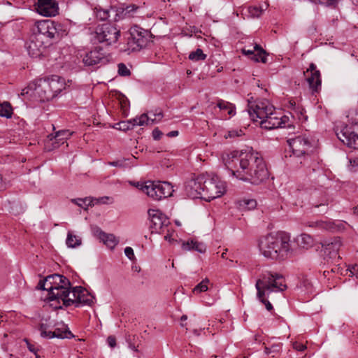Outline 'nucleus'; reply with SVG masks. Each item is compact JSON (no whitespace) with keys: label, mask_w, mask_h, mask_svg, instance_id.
<instances>
[{"label":"nucleus","mask_w":358,"mask_h":358,"mask_svg":"<svg viewBox=\"0 0 358 358\" xmlns=\"http://www.w3.org/2000/svg\"><path fill=\"white\" fill-rule=\"evenodd\" d=\"M222 161L230 174L238 180L259 185L268 177L263 158L252 148L224 152Z\"/></svg>","instance_id":"nucleus-1"},{"label":"nucleus","mask_w":358,"mask_h":358,"mask_svg":"<svg viewBox=\"0 0 358 358\" xmlns=\"http://www.w3.org/2000/svg\"><path fill=\"white\" fill-rule=\"evenodd\" d=\"M70 281L64 275L54 273L46 275V301L53 309H59L62 306H91L94 297L81 286L73 287V298L69 297Z\"/></svg>","instance_id":"nucleus-2"},{"label":"nucleus","mask_w":358,"mask_h":358,"mask_svg":"<svg viewBox=\"0 0 358 358\" xmlns=\"http://www.w3.org/2000/svg\"><path fill=\"white\" fill-rule=\"evenodd\" d=\"M261 253L268 259L278 260L285 258L290 252V236L284 231L271 233L259 241Z\"/></svg>","instance_id":"nucleus-3"},{"label":"nucleus","mask_w":358,"mask_h":358,"mask_svg":"<svg viewBox=\"0 0 358 358\" xmlns=\"http://www.w3.org/2000/svg\"><path fill=\"white\" fill-rule=\"evenodd\" d=\"M257 296L265 305L268 310L273 309L272 304L266 299V296L272 292H282L286 289L285 280L281 274L264 271L255 284Z\"/></svg>","instance_id":"nucleus-4"},{"label":"nucleus","mask_w":358,"mask_h":358,"mask_svg":"<svg viewBox=\"0 0 358 358\" xmlns=\"http://www.w3.org/2000/svg\"><path fill=\"white\" fill-rule=\"evenodd\" d=\"M287 143L292 149L293 157L299 159L300 164L310 169L309 173L310 171H321L319 164L313 162L308 155L312 143L306 135L290 138L287 140Z\"/></svg>","instance_id":"nucleus-5"},{"label":"nucleus","mask_w":358,"mask_h":358,"mask_svg":"<svg viewBox=\"0 0 358 358\" xmlns=\"http://www.w3.org/2000/svg\"><path fill=\"white\" fill-rule=\"evenodd\" d=\"M127 43L120 48V50L128 55L140 51L145 48L150 40L151 34L148 29L141 27L137 24L131 27L127 34Z\"/></svg>","instance_id":"nucleus-6"},{"label":"nucleus","mask_w":358,"mask_h":358,"mask_svg":"<svg viewBox=\"0 0 358 358\" xmlns=\"http://www.w3.org/2000/svg\"><path fill=\"white\" fill-rule=\"evenodd\" d=\"M337 138L350 148L358 149V119L352 120L340 131H336Z\"/></svg>","instance_id":"nucleus-7"},{"label":"nucleus","mask_w":358,"mask_h":358,"mask_svg":"<svg viewBox=\"0 0 358 358\" xmlns=\"http://www.w3.org/2000/svg\"><path fill=\"white\" fill-rule=\"evenodd\" d=\"M93 34L97 42L110 45L117 41L120 31L114 24H101L96 27Z\"/></svg>","instance_id":"nucleus-8"},{"label":"nucleus","mask_w":358,"mask_h":358,"mask_svg":"<svg viewBox=\"0 0 358 358\" xmlns=\"http://www.w3.org/2000/svg\"><path fill=\"white\" fill-rule=\"evenodd\" d=\"M341 245L339 237H333L322 242V255L327 263L336 264L339 262L341 257L338 255V250Z\"/></svg>","instance_id":"nucleus-9"},{"label":"nucleus","mask_w":358,"mask_h":358,"mask_svg":"<svg viewBox=\"0 0 358 358\" xmlns=\"http://www.w3.org/2000/svg\"><path fill=\"white\" fill-rule=\"evenodd\" d=\"M225 191L226 185L224 182L218 180L217 178H206L204 177L202 199L210 201L222 196Z\"/></svg>","instance_id":"nucleus-10"},{"label":"nucleus","mask_w":358,"mask_h":358,"mask_svg":"<svg viewBox=\"0 0 358 358\" xmlns=\"http://www.w3.org/2000/svg\"><path fill=\"white\" fill-rule=\"evenodd\" d=\"M39 24H35L33 28V34L30 38V43L27 47L29 55L33 58L41 59L45 52L43 42L44 34L41 33Z\"/></svg>","instance_id":"nucleus-11"},{"label":"nucleus","mask_w":358,"mask_h":358,"mask_svg":"<svg viewBox=\"0 0 358 358\" xmlns=\"http://www.w3.org/2000/svg\"><path fill=\"white\" fill-rule=\"evenodd\" d=\"M149 185L145 186L147 195L154 200H161L172 196L173 192V187L168 182H152L148 181Z\"/></svg>","instance_id":"nucleus-12"},{"label":"nucleus","mask_w":358,"mask_h":358,"mask_svg":"<svg viewBox=\"0 0 358 358\" xmlns=\"http://www.w3.org/2000/svg\"><path fill=\"white\" fill-rule=\"evenodd\" d=\"M248 114L253 121L257 119L262 120L266 117L271 111L274 110V107L267 100L251 101L248 100Z\"/></svg>","instance_id":"nucleus-13"},{"label":"nucleus","mask_w":358,"mask_h":358,"mask_svg":"<svg viewBox=\"0 0 358 358\" xmlns=\"http://www.w3.org/2000/svg\"><path fill=\"white\" fill-rule=\"evenodd\" d=\"M148 215L150 218V225L152 233H164L170 222L169 218L159 210L150 209Z\"/></svg>","instance_id":"nucleus-14"},{"label":"nucleus","mask_w":358,"mask_h":358,"mask_svg":"<svg viewBox=\"0 0 358 358\" xmlns=\"http://www.w3.org/2000/svg\"><path fill=\"white\" fill-rule=\"evenodd\" d=\"M83 62L86 66H96L106 64L108 59L102 48L96 47L94 49L86 52Z\"/></svg>","instance_id":"nucleus-15"},{"label":"nucleus","mask_w":358,"mask_h":358,"mask_svg":"<svg viewBox=\"0 0 358 358\" xmlns=\"http://www.w3.org/2000/svg\"><path fill=\"white\" fill-rule=\"evenodd\" d=\"M111 12L113 20L117 22L120 20H129L138 16L136 14L140 13L139 8L135 5H129L127 6H121L119 7L111 6Z\"/></svg>","instance_id":"nucleus-16"},{"label":"nucleus","mask_w":358,"mask_h":358,"mask_svg":"<svg viewBox=\"0 0 358 358\" xmlns=\"http://www.w3.org/2000/svg\"><path fill=\"white\" fill-rule=\"evenodd\" d=\"M72 133L69 130H59L55 134H50L46 136V152L51 151L58 148L64 143V140L69 138Z\"/></svg>","instance_id":"nucleus-17"},{"label":"nucleus","mask_w":358,"mask_h":358,"mask_svg":"<svg viewBox=\"0 0 358 358\" xmlns=\"http://www.w3.org/2000/svg\"><path fill=\"white\" fill-rule=\"evenodd\" d=\"M286 116L280 117L278 113L271 111V114H268L266 117L260 121V127L262 128L271 130L278 127H285Z\"/></svg>","instance_id":"nucleus-18"},{"label":"nucleus","mask_w":358,"mask_h":358,"mask_svg":"<svg viewBox=\"0 0 358 358\" xmlns=\"http://www.w3.org/2000/svg\"><path fill=\"white\" fill-rule=\"evenodd\" d=\"M204 176H198L195 179H191L185 185V191L192 199L200 198L202 199L203 192Z\"/></svg>","instance_id":"nucleus-19"},{"label":"nucleus","mask_w":358,"mask_h":358,"mask_svg":"<svg viewBox=\"0 0 358 358\" xmlns=\"http://www.w3.org/2000/svg\"><path fill=\"white\" fill-rule=\"evenodd\" d=\"M306 72H310V75L308 76L306 78L309 85V87L312 90L313 93L318 92L321 89L322 85L320 71L317 69L316 65L315 64L311 63Z\"/></svg>","instance_id":"nucleus-20"},{"label":"nucleus","mask_w":358,"mask_h":358,"mask_svg":"<svg viewBox=\"0 0 358 358\" xmlns=\"http://www.w3.org/2000/svg\"><path fill=\"white\" fill-rule=\"evenodd\" d=\"M45 82V79L39 78L30 83L28 86L22 90L21 95L26 94L31 96L38 97L43 101L45 95V91L42 87V83Z\"/></svg>","instance_id":"nucleus-21"},{"label":"nucleus","mask_w":358,"mask_h":358,"mask_svg":"<svg viewBox=\"0 0 358 358\" xmlns=\"http://www.w3.org/2000/svg\"><path fill=\"white\" fill-rule=\"evenodd\" d=\"M46 82L52 92V99L57 96L65 88L64 79L59 76L53 75L50 78H46Z\"/></svg>","instance_id":"nucleus-22"},{"label":"nucleus","mask_w":358,"mask_h":358,"mask_svg":"<svg viewBox=\"0 0 358 358\" xmlns=\"http://www.w3.org/2000/svg\"><path fill=\"white\" fill-rule=\"evenodd\" d=\"M241 52L243 55L248 56L255 62L266 63L267 61L266 51L258 44H255L252 50H247L245 48H243Z\"/></svg>","instance_id":"nucleus-23"},{"label":"nucleus","mask_w":358,"mask_h":358,"mask_svg":"<svg viewBox=\"0 0 358 358\" xmlns=\"http://www.w3.org/2000/svg\"><path fill=\"white\" fill-rule=\"evenodd\" d=\"M96 235L101 241L109 248L113 249L117 244L118 241L115 236L111 234H106L101 231L99 228L96 230Z\"/></svg>","instance_id":"nucleus-24"},{"label":"nucleus","mask_w":358,"mask_h":358,"mask_svg":"<svg viewBox=\"0 0 358 358\" xmlns=\"http://www.w3.org/2000/svg\"><path fill=\"white\" fill-rule=\"evenodd\" d=\"M73 337V334L67 329L66 327H64L62 329L57 328L54 331L46 330V338H71Z\"/></svg>","instance_id":"nucleus-25"},{"label":"nucleus","mask_w":358,"mask_h":358,"mask_svg":"<svg viewBox=\"0 0 358 358\" xmlns=\"http://www.w3.org/2000/svg\"><path fill=\"white\" fill-rule=\"evenodd\" d=\"M134 159H136L134 156H132L131 158H122L115 161L109 162L108 164L111 166L124 169L134 166L135 164L133 162Z\"/></svg>","instance_id":"nucleus-26"},{"label":"nucleus","mask_w":358,"mask_h":358,"mask_svg":"<svg viewBox=\"0 0 358 358\" xmlns=\"http://www.w3.org/2000/svg\"><path fill=\"white\" fill-rule=\"evenodd\" d=\"M182 248L186 250H194L200 253H203L206 250V246L204 243L192 240L182 244Z\"/></svg>","instance_id":"nucleus-27"},{"label":"nucleus","mask_w":358,"mask_h":358,"mask_svg":"<svg viewBox=\"0 0 358 358\" xmlns=\"http://www.w3.org/2000/svg\"><path fill=\"white\" fill-rule=\"evenodd\" d=\"M264 9L262 6H248L243 9V14L251 18H258L262 15Z\"/></svg>","instance_id":"nucleus-28"},{"label":"nucleus","mask_w":358,"mask_h":358,"mask_svg":"<svg viewBox=\"0 0 358 358\" xmlns=\"http://www.w3.org/2000/svg\"><path fill=\"white\" fill-rule=\"evenodd\" d=\"M59 13L58 3L55 0H46V17H55Z\"/></svg>","instance_id":"nucleus-29"},{"label":"nucleus","mask_w":358,"mask_h":358,"mask_svg":"<svg viewBox=\"0 0 358 358\" xmlns=\"http://www.w3.org/2000/svg\"><path fill=\"white\" fill-rule=\"evenodd\" d=\"M52 25L55 24V26L53 27V29L55 31H51L52 28L48 27V30L46 31V36L50 38H55L56 41H59L63 36V34H66L65 31L63 32H59L57 31L58 29H61L62 24H52Z\"/></svg>","instance_id":"nucleus-30"},{"label":"nucleus","mask_w":358,"mask_h":358,"mask_svg":"<svg viewBox=\"0 0 358 358\" xmlns=\"http://www.w3.org/2000/svg\"><path fill=\"white\" fill-rule=\"evenodd\" d=\"M129 121L131 122V124H132V129L136 125H150V117H148L146 113H143L139 117H136Z\"/></svg>","instance_id":"nucleus-31"},{"label":"nucleus","mask_w":358,"mask_h":358,"mask_svg":"<svg viewBox=\"0 0 358 358\" xmlns=\"http://www.w3.org/2000/svg\"><path fill=\"white\" fill-rule=\"evenodd\" d=\"M66 243L69 248H74L80 246L82 243V241L79 236L73 235L71 231H69Z\"/></svg>","instance_id":"nucleus-32"},{"label":"nucleus","mask_w":358,"mask_h":358,"mask_svg":"<svg viewBox=\"0 0 358 358\" xmlns=\"http://www.w3.org/2000/svg\"><path fill=\"white\" fill-rule=\"evenodd\" d=\"M217 106L220 110L227 111L229 115H235V106L234 104L224 100H219Z\"/></svg>","instance_id":"nucleus-33"},{"label":"nucleus","mask_w":358,"mask_h":358,"mask_svg":"<svg viewBox=\"0 0 358 358\" xmlns=\"http://www.w3.org/2000/svg\"><path fill=\"white\" fill-rule=\"evenodd\" d=\"M13 114V108L10 103L5 101L0 103V116L10 118Z\"/></svg>","instance_id":"nucleus-34"},{"label":"nucleus","mask_w":358,"mask_h":358,"mask_svg":"<svg viewBox=\"0 0 358 358\" xmlns=\"http://www.w3.org/2000/svg\"><path fill=\"white\" fill-rule=\"evenodd\" d=\"M96 16L101 21L108 20V22H111L109 20V18L113 16L111 7L109 9H96Z\"/></svg>","instance_id":"nucleus-35"},{"label":"nucleus","mask_w":358,"mask_h":358,"mask_svg":"<svg viewBox=\"0 0 358 358\" xmlns=\"http://www.w3.org/2000/svg\"><path fill=\"white\" fill-rule=\"evenodd\" d=\"M298 242L299 243L301 247L308 248L313 245V238H312L311 236L308 234H302L300 236V238H298Z\"/></svg>","instance_id":"nucleus-36"},{"label":"nucleus","mask_w":358,"mask_h":358,"mask_svg":"<svg viewBox=\"0 0 358 358\" xmlns=\"http://www.w3.org/2000/svg\"><path fill=\"white\" fill-rule=\"evenodd\" d=\"M188 57L190 60L197 62L204 60L206 58V55L203 54L201 49L198 48L196 51L190 52Z\"/></svg>","instance_id":"nucleus-37"},{"label":"nucleus","mask_w":358,"mask_h":358,"mask_svg":"<svg viewBox=\"0 0 358 358\" xmlns=\"http://www.w3.org/2000/svg\"><path fill=\"white\" fill-rule=\"evenodd\" d=\"M71 201L78 206L85 208V207L92 204L93 199L90 197H86L85 199H73L71 200Z\"/></svg>","instance_id":"nucleus-38"},{"label":"nucleus","mask_w":358,"mask_h":358,"mask_svg":"<svg viewBox=\"0 0 358 358\" xmlns=\"http://www.w3.org/2000/svg\"><path fill=\"white\" fill-rule=\"evenodd\" d=\"M34 10L42 16H45V0H37L33 5Z\"/></svg>","instance_id":"nucleus-39"},{"label":"nucleus","mask_w":358,"mask_h":358,"mask_svg":"<svg viewBox=\"0 0 358 358\" xmlns=\"http://www.w3.org/2000/svg\"><path fill=\"white\" fill-rule=\"evenodd\" d=\"M209 280L206 278L199 283L194 289L193 292L198 294L208 290V283Z\"/></svg>","instance_id":"nucleus-40"},{"label":"nucleus","mask_w":358,"mask_h":358,"mask_svg":"<svg viewBox=\"0 0 358 358\" xmlns=\"http://www.w3.org/2000/svg\"><path fill=\"white\" fill-rule=\"evenodd\" d=\"M113 127L116 129L125 131L129 129H132V124H131V122L129 120L121 121L118 123H116Z\"/></svg>","instance_id":"nucleus-41"},{"label":"nucleus","mask_w":358,"mask_h":358,"mask_svg":"<svg viewBox=\"0 0 358 358\" xmlns=\"http://www.w3.org/2000/svg\"><path fill=\"white\" fill-rule=\"evenodd\" d=\"M149 113L155 117L153 119L150 117V125L159 122L164 117L162 111L159 109H156L155 111H150Z\"/></svg>","instance_id":"nucleus-42"},{"label":"nucleus","mask_w":358,"mask_h":358,"mask_svg":"<svg viewBox=\"0 0 358 358\" xmlns=\"http://www.w3.org/2000/svg\"><path fill=\"white\" fill-rule=\"evenodd\" d=\"M118 75L123 77L129 76L131 75L130 70L127 67L124 63H120L117 65Z\"/></svg>","instance_id":"nucleus-43"},{"label":"nucleus","mask_w":358,"mask_h":358,"mask_svg":"<svg viewBox=\"0 0 358 358\" xmlns=\"http://www.w3.org/2000/svg\"><path fill=\"white\" fill-rule=\"evenodd\" d=\"M241 206L248 210H252L256 208L257 201L255 199H244L241 201Z\"/></svg>","instance_id":"nucleus-44"},{"label":"nucleus","mask_w":358,"mask_h":358,"mask_svg":"<svg viewBox=\"0 0 358 358\" xmlns=\"http://www.w3.org/2000/svg\"><path fill=\"white\" fill-rule=\"evenodd\" d=\"M282 344L281 343H274L271 345L270 350L271 351L272 357H274L280 353L282 350Z\"/></svg>","instance_id":"nucleus-45"},{"label":"nucleus","mask_w":358,"mask_h":358,"mask_svg":"<svg viewBox=\"0 0 358 358\" xmlns=\"http://www.w3.org/2000/svg\"><path fill=\"white\" fill-rule=\"evenodd\" d=\"M244 135V131L243 129H231L229 130L227 133V135L225 136V137L227 138H236V137H240Z\"/></svg>","instance_id":"nucleus-46"},{"label":"nucleus","mask_w":358,"mask_h":358,"mask_svg":"<svg viewBox=\"0 0 358 358\" xmlns=\"http://www.w3.org/2000/svg\"><path fill=\"white\" fill-rule=\"evenodd\" d=\"M308 227L316 229H324L326 228V224L321 221H311L308 222Z\"/></svg>","instance_id":"nucleus-47"},{"label":"nucleus","mask_w":358,"mask_h":358,"mask_svg":"<svg viewBox=\"0 0 358 358\" xmlns=\"http://www.w3.org/2000/svg\"><path fill=\"white\" fill-rule=\"evenodd\" d=\"M130 183L141 190L143 192L147 194V191L145 190V186L149 185L148 181H146L145 182H130Z\"/></svg>","instance_id":"nucleus-48"},{"label":"nucleus","mask_w":358,"mask_h":358,"mask_svg":"<svg viewBox=\"0 0 358 358\" xmlns=\"http://www.w3.org/2000/svg\"><path fill=\"white\" fill-rule=\"evenodd\" d=\"M349 272V276H355L358 278V264L352 265L348 269Z\"/></svg>","instance_id":"nucleus-49"},{"label":"nucleus","mask_w":358,"mask_h":358,"mask_svg":"<svg viewBox=\"0 0 358 358\" xmlns=\"http://www.w3.org/2000/svg\"><path fill=\"white\" fill-rule=\"evenodd\" d=\"M124 254L129 259H130L131 261L135 259L134 250L131 247L125 248Z\"/></svg>","instance_id":"nucleus-50"},{"label":"nucleus","mask_w":358,"mask_h":358,"mask_svg":"<svg viewBox=\"0 0 358 358\" xmlns=\"http://www.w3.org/2000/svg\"><path fill=\"white\" fill-rule=\"evenodd\" d=\"M163 133L158 128H155L152 131V137L155 141H159Z\"/></svg>","instance_id":"nucleus-51"},{"label":"nucleus","mask_w":358,"mask_h":358,"mask_svg":"<svg viewBox=\"0 0 358 358\" xmlns=\"http://www.w3.org/2000/svg\"><path fill=\"white\" fill-rule=\"evenodd\" d=\"M120 104L122 110H124V112H125L129 106V101L126 97L124 96L120 100Z\"/></svg>","instance_id":"nucleus-52"},{"label":"nucleus","mask_w":358,"mask_h":358,"mask_svg":"<svg viewBox=\"0 0 358 358\" xmlns=\"http://www.w3.org/2000/svg\"><path fill=\"white\" fill-rule=\"evenodd\" d=\"M40 280L38 283V285L36 287V289L45 290V278L42 276L41 274H39Z\"/></svg>","instance_id":"nucleus-53"},{"label":"nucleus","mask_w":358,"mask_h":358,"mask_svg":"<svg viewBox=\"0 0 358 358\" xmlns=\"http://www.w3.org/2000/svg\"><path fill=\"white\" fill-rule=\"evenodd\" d=\"M107 343L108 345L113 348L116 346V338L113 336H109L107 338Z\"/></svg>","instance_id":"nucleus-54"},{"label":"nucleus","mask_w":358,"mask_h":358,"mask_svg":"<svg viewBox=\"0 0 358 358\" xmlns=\"http://www.w3.org/2000/svg\"><path fill=\"white\" fill-rule=\"evenodd\" d=\"M293 347L297 351H301V352L304 351L306 348V346L305 345H303V343H297V342L294 343Z\"/></svg>","instance_id":"nucleus-55"},{"label":"nucleus","mask_w":358,"mask_h":358,"mask_svg":"<svg viewBox=\"0 0 358 358\" xmlns=\"http://www.w3.org/2000/svg\"><path fill=\"white\" fill-rule=\"evenodd\" d=\"M24 341L26 342L28 349L36 355L37 350L35 348L34 345L31 344L27 338H24Z\"/></svg>","instance_id":"nucleus-56"},{"label":"nucleus","mask_w":358,"mask_h":358,"mask_svg":"<svg viewBox=\"0 0 358 358\" xmlns=\"http://www.w3.org/2000/svg\"><path fill=\"white\" fill-rule=\"evenodd\" d=\"M178 135V131H171L169 133H168V134H167V136L169 137H175V136H177Z\"/></svg>","instance_id":"nucleus-57"},{"label":"nucleus","mask_w":358,"mask_h":358,"mask_svg":"<svg viewBox=\"0 0 358 358\" xmlns=\"http://www.w3.org/2000/svg\"><path fill=\"white\" fill-rule=\"evenodd\" d=\"M350 163L352 166H357L358 165V159H350Z\"/></svg>","instance_id":"nucleus-58"},{"label":"nucleus","mask_w":358,"mask_h":358,"mask_svg":"<svg viewBox=\"0 0 358 358\" xmlns=\"http://www.w3.org/2000/svg\"><path fill=\"white\" fill-rule=\"evenodd\" d=\"M41 336L45 337V329L43 328V324L40 325Z\"/></svg>","instance_id":"nucleus-59"},{"label":"nucleus","mask_w":358,"mask_h":358,"mask_svg":"<svg viewBox=\"0 0 358 358\" xmlns=\"http://www.w3.org/2000/svg\"><path fill=\"white\" fill-rule=\"evenodd\" d=\"M264 353L267 355H271V351L270 350V347H267V346L264 347Z\"/></svg>","instance_id":"nucleus-60"},{"label":"nucleus","mask_w":358,"mask_h":358,"mask_svg":"<svg viewBox=\"0 0 358 358\" xmlns=\"http://www.w3.org/2000/svg\"><path fill=\"white\" fill-rule=\"evenodd\" d=\"M164 238L166 241H171L172 238H171V234H167L165 236H164Z\"/></svg>","instance_id":"nucleus-61"},{"label":"nucleus","mask_w":358,"mask_h":358,"mask_svg":"<svg viewBox=\"0 0 358 358\" xmlns=\"http://www.w3.org/2000/svg\"><path fill=\"white\" fill-rule=\"evenodd\" d=\"M338 264H339V262H338V263H337L336 264H333L335 266V267H334V268H331V272H333V273H336V272L337 271V270L338 269V268H337V267H336V266H337V265H338Z\"/></svg>","instance_id":"nucleus-62"},{"label":"nucleus","mask_w":358,"mask_h":358,"mask_svg":"<svg viewBox=\"0 0 358 358\" xmlns=\"http://www.w3.org/2000/svg\"><path fill=\"white\" fill-rule=\"evenodd\" d=\"M53 49L54 48L52 47L46 48V57H48V53L49 54Z\"/></svg>","instance_id":"nucleus-63"},{"label":"nucleus","mask_w":358,"mask_h":358,"mask_svg":"<svg viewBox=\"0 0 358 358\" xmlns=\"http://www.w3.org/2000/svg\"><path fill=\"white\" fill-rule=\"evenodd\" d=\"M108 199V197L107 196H104V197H101L100 199H99L98 200H99L101 203H106L105 200H107Z\"/></svg>","instance_id":"nucleus-64"}]
</instances>
